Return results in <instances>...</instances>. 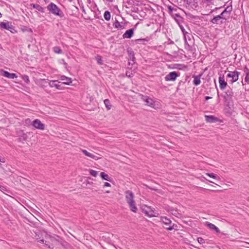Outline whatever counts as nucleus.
<instances>
[{
  "mask_svg": "<svg viewBox=\"0 0 249 249\" xmlns=\"http://www.w3.org/2000/svg\"><path fill=\"white\" fill-rule=\"evenodd\" d=\"M239 74L240 72L237 71H230L227 74V80L229 81V82L232 84L237 81Z\"/></svg>",
  "mask_w": 249,
  "mask_h": 249,
  "instance_id": "1",
  "label": "nucleus"
},
{
  "mask_svg": "<svg viewBox=\"0 0 249 249\" xmlns=\"http://www.w3.org/2000/svg\"><path fill=\"white\" fill-rule=\"evenodd\" d=\"M142 212L149 217L156 216V212L149 206L143 205L142 207Z\"/></svg>",
  "mask_w": 249,
  "mask_h": 249,
  "instance_id": "2",
  "label": "nucleus"
},
{
  "mask_svg": "<svg viewBox=\"0 0 249 249\" xmlns=\"http://www.w3.org/2000/svg\"><path fill=\"white\" fill-rule=\"evenodd\" d=\"M179 76L178 73L176 71H172L167 74L165 77L166 81H175Z\"/></svg>",
  "mask_w": 249,
  "mask_h": 249,
  "instance_id": "3",
  "label": "nucleus"
},
{
  "mask_svg": "<svg viewBox=\"0 0 249 249\" xmlns=\"http://www.w3.org/2000/svg\"><path fill=\"white\" fill-rule=\"evenodd\" d=\"M32 124L33 126L36 129L42 130L45 129L44 124L38 119H36L33 121Z\"/></svg>",
  "mask_w": 249,
  "mask_h": 249,
  "instance_id": "4",
  "label": "nucleus"
},
{
  "mask_svg": "<svg viewBox=\"0 0 249 249\" xmlns=\"http://www.w3.org/2000/svg\"><path fill=\"white\" fill-rule=\"evenodd\" d=\"M48 10L53 14L56 15H59V10L57 6L53 3H50L48 6Z\"/></svg>",
  "mask_w": 249,
  "mask_h": 249,
  "instance_id": "5",
  "label": "nucleus"
},
{
  "mask_svg": "<svg viewBox=\"0 0 249 249\" xmlns=\"http://www.w3.org/2000/svg\"><path fill=\"white\" fill-rule=\"evenodd\" d=\"M134 194L131 191H127L125 192V198L127 204L134 201Z\"/></svg>",
  "mask_w": 249,
  "mask_h": 249,
  "instance_id": "6",
  "label": "nucleus"
},
{
  "mask_svg": "<svg viewBox=\"0 0 249 249\" xmlns=\"http://www.w3.org/2000/svg\"><path fill=\"white\" fill-rule=\"evenodd\" d=\"M218 81L220 89H224L227 86V83L225 81L224 75L220 74Z\"/></svg>",
  "mask_w": 249,
  "mask_h": 249,
  "instance_id": "7",
  "label": "nucleus"
},
{
  "mask_svg": "<svg viewBox=\"0 0 249 249\" xmlns=\"http://www.w3.org/2000/svg\"><path fill=\"white\" fill-rule=\"evenodd\" d=\"M41 236H44L45 239H50L51 241H53V239L58 241L59 239H61L59 236L57 235L52 236L51 235L48 234L46 232H43L41 233Z\"/></svg>",
  "mask_w": 249,
  "mask_h": 249,
  "instance_id": "8",
  "label": "nucleus"
},
{
  "mask_svg": "<svg viewBox=\"0 0 249 249\" xmlns=\"http://www.w3.org/2000/svg\"><path fill=\"white\" fill-rule=\"evenodd\" d=\"M0 27L9 30L11 31V30L13 29V26L11 25V24L8 22H2L0 23Z\"/></svg>",
  "mask_w": 249,
  "mask_h": 249,
  "instance_id": "9",
  "label": "nucleus"
},
{
  "mask_svg": "<svg viewBox=\"0 0 249 249\" xmlns=\"http://www.w3.org/2000/svg\"><path fill=\"white\" fill-rule=\"evenodd\" d=\"M81 151L86 156L89 158H90L95 160H98V159H99V158L97 156L94 155L92 153L88 152L86 150L82 149Z\"/></svg>",
  "mask_w": 249,
  "mask_h": 249,
  "instance_id": "10",
  "label": "nucleus"
},
{
  "mask_svg": "<svg viewBox=\"0 0 249 249\" xmlns=\"http://www.w3.org/2000/svg\"><path fill=\"white\" fill-rule=\"evenodd\" d=\"M205 225L207 226L210 230L215 231L217 233H220V232L219 229L214 224L211 223H210L209 222H206L205 223Z\"/></svg>",
  "mask_w": 249,
  "mask_h": 249,
  "instance_id": "11",
  "label": "nucleus"
},
{
  "mask_svg": "<svg viewBox=\"0 0 249 249\" xmlns=\"http://www.w3.org/2000/svg\"><path fill=\"white\" fill-rule=\"evenodd\" d=\"M60 80L63 81L62 84L70 85L72 82L71 79L66 76L63 75L60 77Z\"/></svg>",
  "mask_w": 249,
  "mask_h": 249,
  "instance_id": "12",
  "label": "nucleus"
},
{
  "mask_svg": "<svg viewBox=\"0 0 249 249\" xmlns=\"http://www.w3.org/2000/svg\"><path fill=\"white\" fill-rule=\"evenodd\" d=\"M1 74L2 76L7 77L10 79H14L15 78H17V76L15 73H10L7 71H3L1 72Z\"/></svg>",
  "mask_w": 249,
  "mask_h": 249,
  "instance_id": "13",
  "label": "nucleus"
},
{
  "mask_svg": "<svg viewBox=\"0 0 249 249\" xmlns=\"http://www.w3.org/2000/svg\"><path fill=\"white\" fill-rule=\"evenodd\" d=\"M134 33V29H130L127 30L123 35V36L124 38H131Z\"/></svg>",
  "mask_w": 249,
  "mask_h": 249,
  "instance_id": "14",
  "label": "nucleus"
},
{
  "mask_svg": "<svg viewBox=\"0 0 249 249\" xmlns=\"http://www.w3.org/2000/svg\"><path fill=\"white\" fill-rule=\"evenodd\" d=\"M143 100L146 103L147 105L151 107H154L155 102L152 99L146 96L143 97Z\"/></svg>",
  "mask_w": 249,
  "mask_h": 249,
  "instance_id": "15",
  "label": "nucleus"
},
{
  "mask_svg": "<svg viewBox=\"0 0 249 249\" xmlns=\"http://www.w3.org/2000/svg\"><path fill=\"white\" fill-rule=\"evenodd\" d=\"M206 121L209 123H214L218 121V119L213 116H205Z\"/></svg>",
  "mask_w": 249,
  "mask_h": 249,
  "instance_id": "16",
  "label": "nucleus"
},
{
  "mask_svg": "<svg viewBox=\"0 0 249 249\" xmlns=\"http://www.w3.org/2000/svg\"><path fill=\"white\" fill-rule=\"evenodd\" d=\"M128 205L130 209V210L132 212L135 213H137V212L138 211V209L136 206L135 201H133L131 202V203H128Z\"/></svg>",
  "mask_w": 249,
  "mask_h": 249,
  "instance_id": "17",
  "label": "nucleus"
},
{
  "mask_svg": "<svg viewBox=\"0 0 249 249\" xmlns=\"http://www.w3.org/2000/svg\"><path fill=\"white\" fill-rule=\"evenodd\" d=\"M221 19H225L226 18H223V17H221L220 16H217L215 17H214L212 20H211V22L213 23V24H219V21Z\"/></svg>",
  "mask_w": 249,
  "mask_h": 249,
  "instance_id": "18",
  "label": "nucleus"
},
{
  "mask_svg": "<svg viewBox=\"0 0 249 249\" xmlns=\"http://www.w3.org/2000/svg\"><path fill=\"white\" fill-rule=\"evenodd\" d=\"M181 30L182 31V33L184 35V41H185V44L189 45V44L188 41H187V37H188L189 38H190V36H191V35L190 34L187 33V32H185L184 29L183 28H181Z\"/></svg>",
  "mask_w": 249,
  "mask_h": 249,
  "instance_id": "19",
  "label": "nucleus"
},
{
  "mask_svg": "<svg viewBox=\"0 0 249 249\" xmlns=\"http://www.w3.org/2000/svg\"><path fill=\"white\" fill-rule=\"evenodd\" d=\"M181 30L182 31V33L184 35V41H185V44L189 45V44L188 41H187V37H188L189 38H190V36H191V35L190 34L187 33V32H185L184 29L183 28H181Z\"/></svg>",
  "mask_w": 249,
  "mask_h": 249,
  "instance_id": "20",
  "label": "nucleus"
},
{
  "mask_svg": "<svg viewBox=\"0 0 249 249\" xmlns=\"http://www.w3.org/2000/svg\"><path fill=\"white\" fill-rule=\"evenodd\" d=\"M245 72L246 73V77L245 78V84H244L242 82L243 85L246 84H249V70L246 67L244 70Z\"/></svg>",
  "mask_w": 249,
  "mask_h": 249,
  "instance_id": "21",
  "label": "nucleus"
},
{
  "mask_svg": "<svg viewBox=\"0 0 249 249\" xmlns=\"http://www.w3.org/2000/svg\"><path fill=\"white\" fill-rule=\"evenodd\" d=\"M56 81H51L49 83V86L50 87H55L57 89H60V85L56 83Z\"/></svg>",
  "mask_w": 249,
  "mask_h": 249,
  "instance_id": "22",
  "label": "nucleus"
},
{
  "mask_svg": "<svg viewBox=\"0 0 249 249\" xmlns=\"http://www.w3.org/2000/svg\"><path fill=\"white\" fill-rule=\"evenodd\" d=\"M100 176L102 178V179L110 181H111V178L109 177V176L106 174L105 172H101L100 173Z\"/></svg>",
  "mask_w": 249,
  "mask_h": 249,
  "instance_id": "23",
  "label": "nucleus"
},
{
  "mask_svg": "<svg viewBox=\"0 0 249 249\" xmlns=\"http://www.w3.org/2000/svg\"><path fill=\"white\" fill-rule=\"evenodd\" d=\"M161 221L165 225H169L171 223V220L167 218L166 217H161Z\"/></svg>",
  "mask_w": 249,
  "mask_h": 249,
  "instance_id": "24",
  "label": "nucleus"
},
{
  "mask_svg": "<svg viewBox=\"0 0 249 249\" xmlns=\"http://www.w3.org/2000/svg\"><path fill=\"white\" fill-rule=\"evenodd\" d=\"M206 175L210 177V178H214V179H218V180L220 179V178L218 176H217V175H215L213 173H206Z\"/></svg>",
  "mask_w": 249,
  "mask_h": 249,
  "instance_id": "25",
  "label": "nucleus"
},
{
  "mask_svg": "<svg viewBox=\"0 0 249 249\" xmlns=\"http://www.w3.org/2000/svg\"><path fill=\"white\" fill-rule=\"evenodd\" d=\"M104 18L107 20H109L110 19V14L108 11H105L104 14Z\"/></svg>",
  "mask_w": 249,
  "mask_h": 249,
  "instance_id": "26",
  "label": "nucleus"
},
{
  "mask_svg": "<svg viewBox=\"0 0 249 249\" xmlns=\"http://www.w3.org/2000/svg\"><path fill=\"white\" fill-rule=\"evenodd\" d=\"M104 104L105 105V106L107 108L108 110L110 109L111 108V105L110 104V101L108 99H106L104 100Z\"/></svg>",
  "mask_w": 249,
  "mask_h": 249,
  "instance_id": "27",
  "label": "nucleus"
},
{
  "mask_svg": "<svg viewBox=\"0 0 249 249\" xmlns=\"http://www.w3.org/2000/svg\"><path fill=\"white\" fill-rule=\"evenodd\" d=\"M193 83L196 86L199 85L200 83V78L198 77H195L193 81Z\"/></svg>",
  "mask_w": 249,
  "mask_h": 249,
  "instance_id": "28",
  "label": "nucleus"
},
{
  "mask_svg": "<svg viewBox=\"0 0 249 249\" xmlns=\"http://www.w3.org/2000/svg\"><path fill=\"white\" fill-rule=\"evenodd\" d=\"M95 59L98 64H99V65H102L103 64L102 56L100 55H97L95 57Z\"/></svg>",
  "mask_w": 249,
  "mask_h": 249,
  "instance_id": "29",
  "label": "nucleus"
},
{
  "mask_svg": "<svg viewBox=\"0 0 249 249\" xmlns=\"http://www.w3.org/2000/svg\"><path fill=\"white\" fill-rule=\"evenodd\" d=\"M89 173L90 175H91L93 177H96L98 175V172L93 170H89Z\"/></svg>",
  "mask_w": 249,
  "mask_h": 249,
  "instance_id": "30",
  "label": "nucleus"
},
{
  "mask_svg": "<svg viewBox=\"0 0 249 249\" xmlns=\"http://www.w3.org/2000/svg\"><path fill=\"white\" fill-rule=\"evenodd\" d=\"M171 213L173 215H174L176 217H178L180 216L179 213L176 210H171Z\"/></svg>",
  "mask_w": 249,
  "mask_h": 249,
  "instance_id": "31",
  "label": "nucleus"
},
{
  "mask_svg": "<svg viewBox=\"0 0 249 249\" xmlns=\"http://www.w3.org/2000/svg\"><path fill=\"white\" fill-rule=\"evenodd\" d=\"M53 51L55 53H62V50L59 47H55L53 48Z\"/></svg>",
  "mask_w": 249,
  "mask_h": 249,
  "instance_id": "32",
  "label": "nucleus"
},
{
  "mask_svg": "<svg viewBox=\"0 0 249 249\" xmlns=\"http://www.w3.org/2000/svg\"><path fill=\"white\" fill-rule=\"evenodd\" d=\"M36 236H37V234H36ZM38 237H36V239L38 240V242H40V243H44V239L42 237L41 238L40 237H39V235H38Z\"/></svg>",
  "mask_w": 249,
  "mask_h": 249,
  "instance_id": "33",
  "label": "nucleus"
},
{
  "mask_svg": "<svg viewBox=\"0 0 249 249\" xmlns=\"http://www.w3.org/2000/svg\"><path fill=\"white\" fill-rule=\"evenodd\" d=\"M197 241H198V242L200 244H202V243H203L204 242V239L202 238H201V237L198 238Z\"/></svg>",
  "mask_w": 249,
  "mask_h": 249,
  "instance_id": "34",
  "label": "nucleus"
},
{
  "mask_svg": "<svg viewBox=\"0 0 249 249\" xmlns=\"http://www.w3.org/2000/svg\"><path fill=\"white\" fill-rule=\"evenodd\" d=\"M24 80L27 83H28L29 82V79L28 76L24 75L23 77Z\"/></svg>",
  "mask_w": 249,
  "mask_h": 249,
  "instance_id": "35",
  "label": "nucleus"
},
{
  "mask_svg": "<svg viewBox=\"0 0 249 249\" xmlns=\"http://www.w3.org/2000/svg\"><path fill=\"white\" fill-rule=\"evenodd\" d=\"M168 9H169V10L170 11V12H173V11H175L176 9H174L172 6H171V5H169L168 6Z\"/></svg>",
  "mask_w": 249,
  "mask_h": 249,
  "instance_id": "36",
  "label": "nucleus"
},
{
  "mask_svg": "<svg viewBox=\"0 0 249 249\" xmlns=\"http://www.w3.org/2000/svg\"><path fill=\"white\" fill-rule=\"evenodd\" d=\"M0 190L2 192H4V191H6V189L5 187L0 185Z\"/></svg>",
  "mask_w": 249,
  "mask_h": 249,
  "instance_id": "37",
  "label": "nucleus"
},
{
  "mask_svg": "<svg viewBox=\"0 0 249 249\" xmlns=\"http://www.w3.org/2000/svg\"><path fill=\"white\" fill-rule=\"evenodd\" d=\"M226 94H227V95L228 96H232V92L230 91H227L226 92Z\"/></svg>",
  "mask_w": 249,
  "mask_h": 249,
  "instance_id": "38",
  "label": "nucleus"
},
{
  "mask_svg": "<svg viewBox=\"0 0 249 249\" xmlns=\"http://www.w3.org/2000/svg\"><path fill=\"white\" fill-rule=\"evenodd\" d=\"M174 224H173V225L172 226H170L169 227H167V229L169 231H171L174 229Z\"/></svg>",
  "mask_w": 249,
  "mask_h": 249,
  "instance_id": "39",
  "label": "nucleus"
},
{
  "mask_svg": "<svg viewBox=\"0 0 249 249\" xmlns=\"http://www.w3.org/2000/svg\"><path fill=\"white\" fill-rule=\"evenodd\" d=\"M104 187H110V184L108 183V182H105L104 185Z\"/></svg>",
  "mask_w": 249,
  "mask_h": 249,
  "instance_id": "40",
  "label": "nucleus"
},
{
  "mask_svg": "<svg viewBox=\"0 0 249 249\" xmlns=\"http://www.w3.org/2000/svg\"><path fill=\"white\" fill-rule=\"evenodd\" d=\"M247 245H249V243H245V245L243 246V247L245 248H249V246H247Z\"/></svg>",
  "mask_w": 249,
  "mask_h": 249,
  "instance_id": "41",
  "label": "nucleus"
},
{
  "mask_svg": "<svg viewBox=\"0 0 249 249\" xmlns=\"http://www.w3.org/2000/svg\"><path fill=\"white\" fill-rule=\"evenodd\" d=\"M226 12V10L225 9L224 11H223L220 15H219V16H220L221 17H223V15L224 14V13Z\"/></svg>",
  "mask_w": 249,
  "mask_h": 249,
  "instance_id": "42",
  "label": "nucleus"
},
{
  "mask_svg": "<svg viewBox=\"0 0 249 249\" xmlns=\"http://www.w3.org/2000/svg\"><path fill=\"white\" fill-rule=\"evenodd\" d=\"M64 244H63V246H64V247L66 248L67 247L66 245H67V242H64Z\"/></svg>",
  "mask_w": 249,
  "mask_h": 249,
  "instance_id": "43",
  "label": "nucleus"
},
{
  "mask_svg": "<svg viewBox=\"0 0 249 249\" xmlns=\"http://www.w3.org/2000/svg\"><path fill=\"white\" fill-rule=\"evenodd\" d=\"M210 98H211V97H209V96H206V97H205V99H206V100H208V99H210Z\"/></svg>",
  "mask_w": 249,
  "mask_h": 249,
  "instance_id": "44",
  "label": "nucleus"
},
{
  "mask_svg": "<svg viewBox=\"0 0 249 249\" xmlns=\"http://www.w3.org/2000/svg\"><path fill=\"white\" fill-rule=\"evenodd\" d=\"M119 25V23L117 21L115 23V26L117 27V26Z\"/></svg>",
  "mask_w": 249,
  "mask_h": 249,
  "instance_id": "45",
  "label": "nucleus"
},
{
  "mask_svg": "<svg viewBox=\"0 0 249 249\" xmlns=\"http://www.w3.org/2000/svg\"><path fill=\"white\" fill-rule=\"evenodd\" d=\"M41 81H46V80L45 79H40V80L38 81V82H41Z\"/></svg>",
  "mask_w": 249,
  "mask_h": 249,
  "instance_id": "46",
  "label": "nucleus"
},
{
  "mask_svg": "<svg viewBox=\"0 0 249 249\" xmlns=\"http://www.w3.org/2000/svg\"><path fill=\"white\" fill-rule=\"evenodd\" d=\"M191 36H190V38H189L188 37H187V39H188V40H189V41H191Z\"/></svg>",
  "mask_w": 249,
  "mask_h": 249,
  "instance_id": "47",
  "label": "nucleus"
},
{
  "mask_svg": "<svg viewBox=\"0 0 249 249\" xmlns=\"http://www.w3.org/2000/svg\"><path fill=\"white\" fill-rule=\"evenodd\" d=\"M126 75L128 77H130V75H129V73H127V72L126 73Z\"/></svg>",
  "mask_w": 249,
  "mask_h": 249,
  "instance_id": "48",
  "label": "nucleus"
},
{
  "mask_svg": "<svg viewBox=\"0 0 249 249\" xmlns=\"http://www.w3.org/2000/svg\"><path fill=\"white\" fill-rule=\"evenodd\" d=\"M126 75L128 77H130V75H129V73H127V72L126 73Z\"/></svg>",
  "mask_w": 249,
  "mask_h": 249,
  "instance_id": "49",
  "label": "nucleus"
},
{
  "mask_svg": "<svg viewBox=\"0 0 249 249\" xmlns=\"http://www.w3.org/2000/svg\"><path fill=\"white\" fill-rule=\"evenodd\" d=\"M208 2H211L212 0H206Z\"/></svg>",
  "mask_w": 249,
  "mask_h": 249,
  "instance_id": "50",
  "label": "nucleus"
},
{
  "mask_svg": "<svg viewBox=\"0 0 249 249\" xmlns=\"http://www.w3.org/2000/svg\"><path fill=\"white\" fill-rule=\"evenodd\" d=\"M2 14L0 13V18L1 17Z\"/></svg>",
  "mask_w": 249,
  "mask_h": 249,
  "instance_id": "51",
  "label": "nucleus"
},
{
  "mask_svg": "<svg viewBox=\"0 0 249 249\" xmlns=\"http://www.w3.org/2000/svg\"><path fill=\"white\" fill-rule=\"evenodd\" d=\"M109 192H109V191H106V193H109Z\"/></svg>",
  "mask_w": 249,
  "mask_h": 249,
  "instance_id": "52",
  "label": "nucleus"
},
{
  "mask_svg": "<svg viewBox=\"0 0 249 249\" xmlns=\"http://www.w3.org/2000/svg\"><path fill=\"white\" fill-rule=\"evenodd\" d=\"M107 1H112L113 0H107Z\"/></svg>",
  "mask_w": 249,
  "mask_h": 249,
  "instance_id": "53",
  "label": "nucleus"
},
{
  "mask_svg": "<svg viewBox=\"0 0 249 249\" xmlns=\"http://www.w3.org/2000/svg\"><path fill=\"white\" fill-rule=\"evenodd\" d=\"M209 182H211V183H213V182H212V181H210V180H208Z\"/></svg>",
  "mask_w": 249,
  "mask_h": 249,
  "instance_id": "54",
  "label": "nucleus"
}]
</instances>
